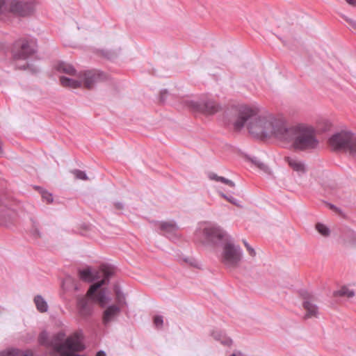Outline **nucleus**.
Returning <instances> with one entry per match:
<instances>
[{
	"label": "nucleus",
	"instance_id": "nucleus-1",
	"mask_svg": "<svg viewBox=\"0 0 356 356\" xmlns=\"http://www.w3.org/2000/svg\"><path fill=\"white\" fill-rule=\"evenodd\" d=\"M248 123L250 134L257 138L275 136L280 140L284 124L274 118L258 115L257 111L246 105L238 108L237 120L234 122L236 130H241Z\"/></svg>",
	"mask_w": 356,
	"mask_h": 356
},
{
	"label": "nucleus",
	"instance_id": "nucleus-2",
	"mask_svg": "<svg viewBox=\"0 0 356 356\" xmlns=\"http://www.w3.org/2000/svg\"><path fill=\"white\" fill-rule=\"evenodd\" d=\"M280 140L292 143V146L297 150L314 149L318 140L314 136V130L310 127L296 126L287 127L284 125Z\"/></svg>",
	"mask_w": 356,
	"mask_h": 356
},
{
	"label": "nucleus",
	"instance_id": "nucleus-3",
	"mask_svg": "<svg viewBox=\"0 0 356 356\" xmlns=\"http://www.w3.org/2000/svg\"><path fill=\"white\" fill-rule=\"evenodd\" d=\"M329 144L334 149L343 150L356 161V134L351 131L334 133L329 138Z\"/></svg>",
	"mask_w": 356,
	"mask_h": 356
},
{
	"label": "nucleus",
	"instance_id": "nucleus-4",
	"mask_svg": "<svg viewBox=\"0 0 356 356\" xmlns=\"http://www.w3.org/2000/svg\"><path fill=\"white\" fill-rule=\"evenodd\" d=\"M35 11L31 0H0V13L12 14L16 17H28Z\"/></svg>",
	"mask_w": 356,
	"mask_h": 356
},
{
	"label": "nucleus",
	"instance_id": "nucleus-5",
	"mask_svg": "<svg viewBox=\"0 0 356 356\" xmlns=\"http://www.w3.org/2000/svg\"><path fill=\"white\" fill-rule=\"evenodd\" d=\"M221 247H222V251L220 256L221 263L229 270L238 268L243 255V251L241 248L228 241L225 243Z\"/></svg>",
	"mask_w": 356,
	"mask_h": 356
},
{
	"label": "nucleus",
	"instance_id": "nucleus-6",
	"mask_svg": "<svg viewBox=\"0 0 356 356\" xmlns=\"http://www.w3.org/2000/svg\"><path fill=\"white\" fill-rule=\"evenodd\" d=\"M61 347L65 348L64 356H87L85 354H79L86 350L83 332L81 329L73 332L65 339Z\"/></svg>",
	"mask_w": 356,
	"mask_h": 356
},
{
	"label": "nucleus",
	"instance_id": "nucleus-7",
	"mask_svg": "<svg viewBox=\"0 0 356 356\" xmlns=\"http://www.w3.org/2000/svg\"><path fill=\"white\" fill-rule=\"evenodd\" d=\"M34 38H22L15 42L18 50L12 51V57L15 60H26L37 51V42Z\"/></svg>",
	"mask_w": 356,
	"mask_h": 356
},
{
	"label": "nucleus",
	"instance_id": "nucleus-8",
	"mask_svg": "<svg viewBox=\"0 0 356 356\" xmlns=\"http://www.w3.org/2000/svg\"><path fill=\"white\" fill-rule=\"evenodd\" d=\"M204 243L213 246H222L227 242L226 232L218 225L209 224L202 229Z\"/></svg>",
	"mask_w": 356,
	"mask_h": 356
},
{
	"label": "nucleus",
	"instance_id": "nucleus-9",
	"mask_svg": "<svg viewBox=\"0 0 356 356\" xmlns=\"http://www.w3.org/2000/svg\"><path fill=\"white\" fill-rule=\"evenodd\" d=\"M189 107L194 111L204 115H214L221 110V105L216 100L204 97L197 101H191Z\"/></svg>",
	"mask_w": 356,
	"mask_h": 356
},
{
	"label": "nucleus",
	"instance_id": "nucleus-10",
	"mask_svg": "<svg viewBox=\"0 0 356 356\" xmlns=\"http://www.w3.org/2000/svg\"><path fill=\"white\" fill-rule=\"evenodd\" d=\"M82 77L85 86L90 88L95 82L106 80L107 75L101 70L93 69L84 71Z\"/></svg>",
	"mask_w": 356,
	"mask_h": 356
},
{
	"label": "nucleus",
	"instance_id": "nucleus-11",
	"mask_svg": "<svg viewBox=\"0 0 356 356\" xmlns=\"http://www.w3.org/2000/svg\"><path fill=\"white\" fill-rule=\"evenodd\" d=\"M103 284V282L92 284L90 286L88 292V296L91 299L96 300L101 304L105 303L110 300V298L106 295L105 289H102L99 291Z\"/></svg>",
	"mask_w": 356,
	"mask_h": 356
},
{
	"label": "nucleus",
	"instance_id": "nucleus-12",
	"mask_svg": "<svg viewBox=\"0 0 356 356\" xmlns=\"http://www.w3.org/2000/svg\"><path fill=\"white\" fill-rule=\"evenodd\" d=\"M300 294L303 298L302 306L307 311L306 318L316 317L318 308L316 305L311 302L312 296L306 290H300Z\"/></svg>",
	"mask_w": 356,
	"mask_h": 356
},
{
	"label": "nucleus",
	"instance_id": "nucleus-13",
	"mask_svg": "<svg viewBox=\"0 0 356 356\" xmlns=\"http://www.w3.org/2000/svg\"><path fill=\"white\" fill-rule=\"evenodd\" d=\"M159 229L162 234L170 240L177 239L179 227L175 221H161L159 222Z\"/></svg>",
	"mask_w": 356,
	"mask_h": 356
},
{
	"label": "nucleus",
	"instance_id": "nucleus-14",
	"mask_svg": "<svg viewBox=\"0 0 356 356\" xmlns=\"http://www.w3.org/2000/svg\"><path fill=\"white\" fill-rule=\"evenodd\" d=\"M76 308L78 314L83 319H87L92 315V306L85 297H79L77 298Z\"/></svg>",
	"mask_w": 356,
	"mask_h": 356
},
{
	"label": "nucleus",
	"instance_id": "nucleus-15",
	"mask_svg": "<svg viewBox=\"0 0 356 356\" xmlns=\"http://www.w3.org/2000/svg\"><path fill=\"white\" fill-rule=\"evenodd\" d=\"M121 312L120 307L115 305H108L103 312L102 323L108 325Z\"/></svg>",
	"mask_w": 356,
	"mask_h": 356
},
{
	"label": "nucleus",
	"instance_id": "nucleus-16",
	"mask_svg": "<svg viewBox=\"0 0 356 356\" xmlns=\"http://www.w3.org/2000/svg\"><path fill=\"white\" fill-rule=\"evenodd\" d=\"M65 336V332L60 331L54 334L51 337V345L53 346V353L60 354L61 356H64L65 351V348L61 347V344L64 343L63 338Z\"/></svg>",
	"mask_w": 356,
	"mask_h": 356
},
{
	"label": "nucleus",
	"instance_id": "nucleus-17",
	"mask_svg": "<svg viewBox=\"0 0 356 356\" xmlns=\"http://www.w3.org/2000/svg\"><path fill=\"white\" fill-rule=\"evenodd\" d=\"M80 279L88 282H92L97 278V273L92 270L91 268L88 266L79 270Z\"/></svg>",
	"mask_w": 356,
	"mask_h": 356
},
{
	"label": "nucleus",
	"instance_id": "nucleus-18",
	"mask_svg": "<svg viewBox=\"0 0 356 356\" xmlns=\"http://www.w3.org/2000/svg\"><path fill=\"white\" fill-rule=\"evenodd\" d=\"M55 69L60 73H64L69 75H76V70L72 65L63 61L58 62L56 65Z\"/></svg>",
	"mask_w": 356,
	"mask_h": 356
},
{
	"label": "nucleus",
	"instance_id": "nucleus-19",
	"mask_svg": "<svg viewBox=\"0 0 356 356\" xmlns=\"http://www.w3.org/2000/svg\"><path fill=\"white\" fill-rule=\"evenodd\" d=\"M0 356H33L29 350H22L19 348H11L0 352Z\"/></svg>",
	"mask_w": 356,
	"mask_h": 356
},
{
	"label": "nucleus",
	"instance_id": "nucleus-20",
	"mask_svg": "<svg viewBox=\"0 0 356 356\" xmlns=\"http://www.w3.org/2000/svg\"><path fill=\"white\" fill-rule=\"evenodd\" d=\"M38 341L40 346L50 348L53 351L51 338H49V334L46 330L40 332L38 337Z\"/></svg>",
	"mask_w": 356,
	"mask_h": 356
},
{
	"label": "nucleus",
	"instance_id": "nucleus-21",
	"mask_svg": "<svg viewBox=\"0 0 356 356\" xmlns=\"http://www.w3.org/2000/svg\"><path fill=\"white\" fill-rule=\"evenodd\" d=\"M289 165L293 168V170L299 173L305 172V166L303 162L299 161L294 158L288 157L286 159Z\"/></svg>",
	"mask_w": 356,
	"mask_h": 356
},
{
	"label": "nucleus",
	"instance_id": "nucleus-22",
	"mask_svg": "<svg viewBox=\"0 0 356 356\" xmlns=\"http://www.w3.org/2000/svg\"><path fill=\"white\" fill-rule=\"evenodd\" d=\"M60 81L62 86L72 88H77L81 86V81L67 76H61Z\"/></svg>",
	"mask_w": 356,
	"mask_h": 356
},
{
	"label": "nucleus",
	"instance_id": "nucleus-23",
	"mask_svg": "<svg viewBox=\"0 0 356 356\" xmlns=\"http://www.w3.org/2000/svg\"><path fill=\"white\" fill-rule=\"evenodd\" d=\"M211 334L216 341H220V343L225 346H229L232 343V339L225 336L221 331H213Z\"/></svg>",
	"mask_w": 356,
	"mask_h": 356
},
{
	"label": "nucleus",
	"instance_id": "nucleus-24",
	"mask_svg": "<svg viewBox=\"0 0 356 356\" xmlns=\"http://www.w3.org/2000/svg\"><path fill=\"white\" fill-rule=\"evenodd\" d=\"M34 302L37 309L41 312H46L48 310V305L46 300L40 295H37L34 298Z\"/></svg>",
	"mask_w": 356,
	"mask_h": 356
},
{
	"label": "nucleus",
	"instance_id": "nucleus-25",
	"mask_svg": "<svg viewBox=\"0 0 356 356\" xmlns=\"http://www.w3.org/2000/svg\"><path fill=\"white\" fill-rule=\"evenodd\" d=\"M334 295L352 298L355 296V291L353 289H348L347 286H342L339 290L334 293Z\"/></svg>",
	"mask_w": 356,
	"mask_h": 356
},
{
	"label": "nucleus",
	"instance_id": "nucleus-26",
	"mask_svg": "<svg viewBox=\"0 0 356 356\" xmlns=\"http://www.w3.org/2000/svg\"><path fill=\"white\" fill-rule=\"evenodd\" d=\"M101 54L108 60H113L118 56L119 52L115 50L102 49Z\"/></svg>",
	"mask_w": 356,
	"mask_h": 356
},
{
	"label": "nucleus",
	"instance_id": "nucleus-27",
	"mask_svg": "<svg viewBox=\"0 0 356 356\" xmlns=\"http://www.w3.org/2000/svg\"><path fill=\"white\" fill-rule=\"evenodd\" d=\"M184 262L189 264L191 266H193L197 268H200L201 263L197 261L196 259L191 257H183L181 258Z\"/></svg>",
	"mask_w": 356,
	"mask_h": 356
},
{
	"label": "nucleus",
	"instance_id": "nucleus-28",
	"mask_svg": "<svg viewBox=\"0 0 356 356\" xmlns=\"http://www.w3.org/2000/svg\"><path fill=\"white\" fill-rule=\"evenodd\" d=\"M316 228L317 231L324 236H327L330 234V229L323 223H317L316 225Z\"/></svg>",
	"mask_w": 356,
	"mask_h": 356
},
{
	"label": "nucleus",
	"instance_id": "nucleus-29",
	"mask_svg": "<svg viewBox=\"0 0 356 356\" xmlns=\"http://www.w3.org/2000/svg\"><path fill=\"white\" fill-rule=\"evenodd\" d=\"M72 173L77 179H81V180H87L88 179V176L85 171H83V170H81L79 169H76L72 171Z\"/></svg>",
	"mask_w": 356,
	"mask_h": 356
},
{
	"label": "nucleus",
	"instance_id": "nucleus-30",
	"mask_svg": "<svg viewBox=\"0 0 356 356\" xmlns=\"http://www.w3.org/2000/svg\"><path fill=\"white\" fill-rule=\"evenodd\" d=\"M116 300L120 305H126L125 296L120 289L116 290Z\"/></svg>",
	"mask_w": 356,
	"mask_h": 356
},
{
	"label": "nucleus",
	"instance_id": "nucleus-31",
	"mask_svg": "<svg viewBox=\"0 0 356 356\" xmlns=\"http://www.w3.org/2000/svg\"><path fill=\"white\" fill-rule=\"evenodd\" d=\"M221 196L223 198L226 199L227 201H229L230 203L233 204L234 205H236V206L239 205L238 203L240 202V201L238 199L233 197L232 195H226L225 193H221Z\"/></svg>",
	"mask_w": 356,
	"mask_h": 356
},
{
	"label": "nucleus",
	"instance_id": "nucleus-32",
	"mask_svg": "<svg viewBox=\"0 0 356 356\" xmlns=\"http://www.w3.org/2000/svg\"><path fill=\"white\" fill-rule=\"evenodd\" d=\"M40 193L42 194V199H44L47 203H51L53 202L54 199L51 193H49L44 190H42Z\"/></svg>",
	"mask_w": 356,
	"mask_h": 356
},
{
	"label": "nucleus",
	"instance_id": "nucleus-33",
	"mask_svg": "<svg viewBox=\"0 0 356 356\" xmlns=\"http://www.w3.org/2000/svg\"><path fill=\"white\" fill-rule=\"evenodd\" d=\"M154 323L157 327H162L163 324V318L161 315H156L154 318Z\"/></svg>",
	"mask_w": 356,
	"mask_h": 356
},
{
	"label": "nucleus",
	"instance_id": "nucleus-34",
	"mask_svg": "<svg viewBox=\"0 0 356 356\" xmlns=\"http://www.w3.org/2000/svg\"><path fill=\"white\" fill-rule=\"evenodd\" d=\"M207 177L210 179V180H212V181H220V178H221V176H218L216 173L213 172H208L207 173Z\"/></svg>",
	"mask_w": 356,
	"mask_h": 356
},
{
	"label": "nucleus",
	"instance_id": "nucleus-35",
	"mask_svg": "<svg viewBox=\"0 0 356 356\" xmlns=\"http://www.w3.org/2000/svg\"><path fill=\"white\" fill-rule=\"evenodd\" d=\"M220 182H222L232 188L235 187V183L233 181L227 179L224 177H221V178H220Z\"/></svg>",
	"mask_w": 356,
	"mask_h": 356
},
{
	"label": "nucleus",
	"instance_id": "nucleus-36",
	"mask_svg": "<svg viewBox=\"0 0 356 356\" xmlns=\"http://www.w3.org/2000/svg\"><path fill=\"white\" fill-rule=\"evenodd\" d=\"M168 91L166 89L161 90L160 92V96H159L160 102L162 103H165L166 98L168 97Z\"/></svg>",
	"mask_w": 356,
	"mask_h": 356
},
{
	"label": "nucleus",
	"instance_id": "nucleus-37",
	"mask_svg": "<svg viewBox=\"0 0 356 356\" xmlns=\"http://www.w3.org/2000/svg\"><path fill=\"white\" fill-rule=\"evenodd\" d=\"M252 163L257 165L259 168L262 169L264 166V164L256 156H253L250 159Z\"/></svg>",
	"mask_w": 356,
	"mask_h": 356
},
{
	"label": "nucleus",
	"instance_id": "nucleus-38",
	"mask_svg": "<svg viewBox=\"0 0 356 356\" xmlns=\"http://www.w3.org/2000/svg\"><path fill=\"white\" fill-rule=\"evenodd\" d=\"M243 241L244 245L246 247L250 254L252 256H254L255 254L254 250L249 245V243L246 241V240H243Z\"/></svg>",
	"mask_w": 356,
	"mask_h": 356
},
{
	"label": "nucleus",
	"instance_id": "nucleus-39",
	"mask_svg": "<svg viewBox=\"0 0 356 356\" xmlns=\"http://www.w3.org/2000/svg\"><path fill=\"white\" fill-rule=\"evenodd\" d=\"M115 208L118 210H122L124 209V204L120 202H116L114 203Z\"/></svg>",
	"mask_w": 356,
	"mask_h": 356
},
{
	"label": "nucleus",
	"instance_id": "nucleus-40",
	"mask_svg": "<svg viewBox=\"0 0 356 356\" xmlns=\"http://www.w3.org/2000/svg\"><path fill=\"white\" fill-rule=\"evenodd\" d=\"M95 356H107V355H106V352L104 350H99L96 353Z\"/></svg>",
	"mask_w": 356,
	"mask_h": 356
},
{
	"label": "nucleus",
	"instance_id": "nucleus-41",
	"mask_svg": "<svg viewBox=\"0 0 356 356\" xmlns=\"http://www.w3.org/2000/svg\"><path fill=\"white\" fill-rule=\"evenodd\" d=\"M328 205H329L330 208L332 209H334V210L338 211H340V209L339 208H337L335 205H334L331 203H329Z\"/></svg>",
	"mask_w": 356,
	"mask_h": 356
},
{
	"label": "nucleus",
	"instance_id": "nucleus-42",
	"mask_svg": "<svg viewBox=\"0 0 356 356\" xmlns=\"http://www.w3.org/2000/svg\"><path fill=\"white\" fill-rule=\"evenodd\" d=\"M33 235H36L37 236H40V232H39V230L37 228L33 229Z\"/></svg>",
	"mask_w": 356,
	"mask_h": 356
},
{
	"label": "nucleus",
	"instance_id": "nucleus-43",
	"mask_svg": "<svg viewBox=\"0 0 356 356\" xmlns=\"http://www.w3.org/2000/svg\"><path fill=\"white\" fill-rule=\"evenodd\" d=\"M347 3H348L350 5L355 6L356 5V0H346Z\"/></svg>",
	"mask_w": 356,
	"mask_h": 356
},
{
	"label": "nucleus",
	"instance_id": "nucleus-44",
	"mask_svg": "<svg viewBox=\"0 0 356 356\" xmlns=\"http://www.w3.org/2000/svg\"><path fill=\"white\" fill-rule=\"evenodd\" d=\"M28 66V63H26V64L23 65H17V67L19 68V69H23V70H25L26 68V67Z\"/></svg>",
	"mask_w": 356,
	"mask_h": 356
},
{
	"label": "nucleus",
	"instance_id": "nucleus-45",
	"mask_svg": "<svg viewBox=\"0 0 356 356\" xmlns=\"http://www.w3.org/2000/svg\"><path fill=\"white\" fill-rule=\"evenodd\" d=\"M1 152H2V143L0 140V153H1Z\"/></svg>",
	"mask_w": 356,
	"mask_h": 356
},
{
	"label": "nucleus",
	"instance_id": "nucleus-46",
	"mask_svg": "<svg viewBox=\"0 0 356 356\" xmlns=\"http://www.w3.org/2000/svg\"><path fill=\"white\" fill-rule=\"evenodd\" d=\"M51 356H61V355L58 353H54V354L51 355Z\"/></svg>",
	"mask_w": 356,
	"mask_h": 356
},
{
	"label": "nucleus",
	"instance_id": "nucleus-47",
	"mask_svg": "<svg viewBox=\"0 0 356 356\" xmlns=\"http://www.w3.org/2000/svg\"><path fill=\"white\" fill-rule=\"evenodd\" d=\"M229 356H237L235 353H232V355H230Z\"/></svg>",
	"mask_w": 356,
	"mask_h": 356
}]
</instances>
